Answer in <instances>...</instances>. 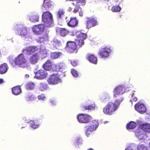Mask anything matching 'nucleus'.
Here are the masks:
<instances>
[{
	"label": "nucleus",
	"mask_w": 150,
	"mask_h": 150,
	"mask_svg": "<svg viewBox=\"0 0 150 150\" xmlns=\"http://www.w3.org/2000/svg\"><path fill=\"white\" fill-rule=\"evenodd\" d=\"M76 35L77 39L76 40V42L70 41L67 43L66 48L70 53L76 52L77 47L76 44L79 47H81L84 44L83 40L86 38V34L80 32H77Z\"/></svg>",
	"instance_id": "f257e3e1"
},
{
	"label": "nucleus",
	"mask_w": 150,
	"mask_h": 150,
	"mask_svg": "<svg viewBox=\"0 0 150 150\" xmlns=\"http://www.w3.org/2000/svg\"><path fill=\"white\" fill-rule=\"evenodd\" d=\"M88 150H93L92 149H90Z\"/></svg>",
	"instance_id": "4d7b16f0"
},
{
	"label": "nucleus",
	"mask_w": 150,
	"mask_h": 150,
	"mask_svg": "<svg viewBox=\"0 0 150 150\" xmlns=\"http://www.w3.org/2000/svg\"><path fill=\"white\" fill-rule=\"evenodd\" d=\"M29 75H28V74H26V75H25V76L26 77H27V78L28 77H29Z\"/></svg>",
	"instance_id": "864d4df0"
},
{
	"label": "nucleus",
	"mask_w": 150,
	"mask_h": 150,
	"mask_svg": "<svg viewBox=\"0 0 150 150\" xmlns=\"http://www.w3.org/2000/svg\"><path fill=\"white\" fill-rule=\"evenodd\" d=\"M125 150H133L131 147H129L126 149Z\"/></svg>",
	"instance_id": "8fccbe9b"
},
{
	"label": "nucleus",
	"mask_w": 150,
	"mask_h": 150,
	"mask_svg": "<svg viewBox=\"0 0 150 150\" xmlns=\"http://www.w3.org/2000/svg\"><path fill=\"white\" fill-rule=\"evenodd\" d=\"M124 92L122 87L120 86L117 87L114 90V97L116 98L118 96L123 94Z\"/></svg>",
	"instance_id": "2eb2a0df"
},
{
	"label": "nucleus",
	"mask_w": 150,
	"mask_h": 150,
	"mask_svg": "<svg viewBox=\"0 0 150 150\" xmlns=\"http://www.w3.org/2000/svg\"><path fill=\"white\" fill-rule=\"evenodd\" d=\"M78 23V21L76 18H71L70 21L68 23V24L69 26L75 27L77 25Z\"/></svg>",
	"instance_id": "6ab92c4d"
},
{
	"label": "nucleus",
	"mask_w": 150,
	"mask_h": 150,
	"mask_svg": "<svg viewBox=\"0 0 150 150\" xmlns=\"http://www.w3.org/2000/svg\"><path fill=\"white\" fill-rule=\"evenodd\" d=\"M50 102L52 104H54V105H55L56 104V102L54 100H50Z\"/></svg>",
	"instance_id": "de8ad7c7"
},
{
	"label": "nucleus",
	"mask_w": 150,
	"mask_h": 150,
	"mask_svg": "<svg viewBox=\"0 0 150 150\" xmlns=\"http://www.w3.org/2000/svg\"><path fill=\"white\" fill-rule=\"evenodd\" d=\"M10 63H11V64H12V65H13V64L12 62H11V61H10Z\"/></svg>",
	"instance_id": "6e6d98bb"
},
{
	"label": "nucleus",
	"mask_w": 150,
	"mask_h": 150,
	"mask_svg": "<svg viewBox=\"0 0 150 150\" xmlns=\"http://www.w3.org/2000/svg\"><path fill=\"white\" fill-rule=\"evenodd\" d=\"M38 99L39 100H44L46 99L45 97L43 95H39L38 96Z\"/></svg>",
	"instance_id": "a18cd8bd"
},
{
	"label": "nucleus",
	"mask_w": 150,
	"mask_h": 150,
	"mask_svg": "<svg viewBox=\"0 0 150 150\" xmlns=\"http://www.w3.org/2000/svg\"><path fill=\"white\" fill-rule=\"evenodd\" d=\"M136 125L135 122H131L127 125V128L128 130L133 129L136 127Z\"/></svg>",
	"instance_id": "c756f323"
},
{
	"label": "nucleus",
	"mask_w": 150,
	"mask_h": 150,
	"mask_svg": "<svg viewBox=\"0 0 150 150\" xmlns=\"http://www.w3.org/2000/svg\"><path fill=\"white\" fill-rule=\"evenodd\" d=\"M137 98L135 97L133 99H131L130 101L131 102H132L133 101H136L137 100Z\"/></svg>",
	"instance_id": "09e8293b"
},
{
	"label": "nucleus",
	"mask_w": 150,
	"mask_h": 150,
	"mask_svg": "<svg viewBox=\"0 0 150 150\" xmlns=\"http://www.w3.org/2000/svg\"><path fill=\"white\" fill-rule=\"evenodd\" d=\"M72 4H74V3H72Z\"/></svg>",
	"instance_id": "680f3d73"
},
{
	"label": "nucleus",
	"mask_w": 150,
	"mask_h": 150,
	"mask_svg": "<svg viewBox=\"0 0 150 150\" xmlns=\"http://www.w3.org/2000/svg\"><path fill=\"white\" fill-rule=\"evenodd\" d=\"M8 68V66L6 63L1 64L0 65V74H3L6 73Z\"/></svg>",
	"instance_id": "aec40b11"
},
{
	"label": "nucleus",
	"mask_w": 150,
	"mask_h": 150,
	"mask_svg": "<svg viewBox=\"0 0 150 150\" xmlns=\"http://www.w3.org/2000/svg\"><path fill=\"white\" fill-rule=\"evenodd\" d=\"M126 91H128V90H127V89H126Z\"/></svg>",
	"instance_id": "13d9d810"
},
{
	"label": "nucleus",
	"mask_w": 150,
	"mask_h": 150,
	"mask_svg": "<svg viewBox=\"0 0 150 150\" xmlns=\"http://www.w3.org/2000/svg\"><path fill=\"white\" fill-rule=\"evenodd\" d=\"M106 0L107 1H109V0Z\"/></svg>",
	"instance_id": "052dcab7"
},
{
	"label": "nucleus",
	"mask_w": 150,
	"mask_h": 150,
	"mask_svg": "<svg viewBox=\"0 0 150 150\" xmlns=\"http://www.w3.org/2000/svg\"><path fill=\"white\" fill-rule=\"evenodd\" d=\"M121 9V8L119 6H114L112 7V10L114 12H117L120 11Z\"/></svg>",
	"instance_id": "58836bf2"
},
{
	"label": "nucleus",
	"mask_w": 150,
	"mask_h": 150,
	"mask_svg": "<svg viewBox=\"0 0 150 150\" xmlns=\"http://www.w3.org/2000/svg\"><path fill=\"white\" fill-rule=\"evenodd\" d=\"M90 101H88V104H91L90 103Z\"/></svg>",
	"instance_id": "5fc2aeb1"
},
{
	"label": "nucleus",
	"mask_w": 150,
	"mask_h": 150,
	"mask_svg": "<svg viewBox=\"0 0 150 150\" xmlns=\"http://www.w3.org/2000/svg\"><path fill=\"white\" fill-rule=\"evenodd\" d=\"M35 77L38 79H43L47 75V71L42 69L38 70L35 74Z\"/></svg>",
	"instance_id": "1a4fd4ad"
},
{
	"label": "nucleus",
	"mask_w": 150,
	"mask_h": 150,
	"mask_svg": "<svg viewBox=\"0 0 150 150\" xmlns=\"http://www.w3.org/2000/svg\"><path fill=\"white\" fill-rule=\"evenodd\" d=\"M135 109L136 110L141 114H143L146 111V108L143 103H138L135 104Z\"/></svg>",
	"instance_id": "9b49d317"
},
{
	"label": "nucleus",
	"mask_w": 150,
	"mask_h": 150,
	"mask_svg": "<svg viewBox=\"0 0 150 150\" xmlns=\"http://www.w3.org/2000/svg\"><path fill=\"white\" fill-rule=\"evenodd\" d=\"M10 57L12 58V56H10Z\"/></svg>",
	"instance_id": "bf43d9fd"
},
{
	"label": "nucleus",
	"mask_w": 150,
	"mask_h": 150,
	"mask_svg": "<svg viewBox=\"0 0 150 150\" xmlns=\"http://www.w3.org/2000/svg\"><path fill=\"white\" fill-rule=\"evenodd\" d=\"M48 83L51 85H55L62 82V80L57 75H51L47 80Z\"/></svg>",
	"instance_id": "0eeeda50"
},
{
	"label": "nucleus",
	"mask_w": 150,
	"mask_h": 150,
	"mask_svg": "<svg viewBox=\"0 0 150 150\" xmlns=\"http://www.w3.org/2000/svg\"><path fill=\"white\" fill-rule=\"evenodd\" d=\"M39 56L38 53H34L30 56L29 59L30 63L35 64L38 62L39 59Z\"/></svg>",
	"instance_id": "ddd939ff"
},
{
	"label": "nucleus",
	"mask_w": 150,
	"mask_h": 150,
	"mask_svg": "<svg viewBox=\"0 0 150 150\" xmlns=\"http://www.w3.org/2000/svg\"><path fill=\"white\" fill-rule=\"evenodd\" d=\"M59 30L60 35L62 36H64L68 33V30L64 28H59Z\"/></svg>",
	"instance_id": "c9c22d12"
},
{
	"label": "nucleus",
	"mask_w": 150,
	"mask_h": 150,
	"mask_svg": "<svg viewBox=\"0 0 150 150\" xmlns=\"http://www.w3.org/2000/svg\"><path fill=\"white\" fill-rule=\"evenodd\" d=\"M98 125V122L95 121L89 124L88 125H86L85 127L86 135L88 136L92 132L96 130Z\"/></svg>",
	"instance_id": "39448f33"
},
{
	"label": "nucleus",
	"mask_w": 150,
	"mask_h": 150,
	"mask_svg": "<svg viewBox=\"0 0 150 150\" xmlns=\"http://www.w3.org/2000/svg\"><path fill=\"white\" fill-rule=\"evenodd\" d=\"M44 69L47 70H50L52 67V63L50 60H47L45 64L43 65Z\"/></svg>",
	"instance_id": "412c9836"
},
{
	"label": "nucleus",
	"mask_w": 150,
	"mask_h": 150,
	"mask_svg": "<svg viewBox=\"0 0 150 150\" xmlns=\"http://www.w3.org/2000/svg\"><path fill=\"white\" fill-rule=\"evenodd\" d=\"M52 6L51 2L49 0H45L44 1L43 6L46 9L51 7Z\"/></svg>",
	"instance_id": "c85d7f7f"
},
{
	"label": "nucleus",
	"mask_w": 150,
	"mask_h": 150,
	"mask_svg": "<svg viewBox=\"0 0 150 150\" xmlns=\"http://www.w3.org/2000/svg\"><path fill=\"white\" fill-rule=\"evenodd\" d=\"M15 62L17 65L21 68H25L28 66L27 61L23 54H20L16 58Z\"/></svg>",
	"instance_id": "7ed1b4c3"
},
{
	"label": "nucleus",
	"mask_w": 150,
	"mask_h": 150,
	"mask_svg": "<svg viewBox=\"0 0 150 150\" xmlns=\"http://www.w3.org/2000/svg\"><path fill=\"white\" fill-rule=\"evenodd\" d=\"M73 12L74 13H76L78 12H79V16H82L83 14V12L82 11L81 8L79 6H76L74 8Z\"/></svg>",
	"instance_id": "72a5a7b5"
},
{
	"label": "nucleus",
	"mask_w": 150,
	"mask_h": 150,
	"mask_svg": "<svg viewBox=\"0 0 150 150\" xmlns=\"http://www.w3.org/2000/svg\"><path fill=\"white\" fill-rule=\"evenodd\" d=\"M37 50V47H27L23 51V52L27 55H29L36 51Z\"/></svg>",
	"instance_id": "f3484780"
},
{
	"label": "nucleus",
	"mask_w": 150,
	"mask_h": 150,
	"mask_svg": "<svg viewBox=\"0 0 150 150\" xmlns=\"http://www.w3.org/2000/svg\"><path fill=\"white\" fill-rule=\"evenodd\" d=\"M30 123L31 127L34 129H36L38 127V125H35V123L33 121H31Z\"/></svg>",
	"instance_id": "79ce46f5"
},
{
	"label": "nucleus",
	"mask_w": 150,
	"mask_h": 150,
	"mask_svg": "<svg viewBox=\"0 0 150 150\" xmlns=\"http://www.w3.org/2000/svg\"><path fill=\"white\" fill-rule=\"evenodd\" d=\"M77 118L79 122L82 123H87L90 121L91 117L86 114H81L77 116Z\"/></svg>",
	"instance_id": "423d86ee"
},
{
	"label": "nucleus",
	"mask_w": 150,
	"mask_h": 150,
	"mask_svg": "<svg viewBox=\"0 0 150 150\" xmlns=\"http://www.w3.org/2000/svg\"><path fill=\"white\" fill-rule=\"evenodd\" d=\"M138 150H148V147L142 144L138 145L137 147Z\"/></svg>",
	"instance_id": "4c0bfd02"
},
{
	"label": "nucleus",
	"mask_w": 150,
	"mask_h": 150,
	"mask_svg": "<svg viewBox=\"0 0 150 150\" xmlns=\"http://www.w3.org/2000/svg\"><path fill=\"white\" fill-rule=\"evenodd\" d=\"M40 52L42 58H44L47 56V51L44 46H42L41 47Z\"/></svg>",
	"instance_id": "4be33fe9"
},
{
	"label": "nucleus",
	"mask_w": 150,
	"mask_h": 150,
	"mask_svg": "<svg viewBox=\"0 0 150 150\" xmlns=\"http://www.w3.org/2000/svg\"><path fill=\"white\" fill-rule=\"evenodd\" d=\"M110 52V50L109 48H105L101 49L100 51L99 54L102 57H106L108 56Z\"/></svg>",
	"instance_id": "dca6fc26"
},
{
	"label": "nucleus",
	"mask_w": 150,
	"mask_h": 150,
	"mask_svg": "<svg viewBox=\"0 0 150 150\" xmlns=\"http://www.w3.org/2000/svg\"><path fill=\"white\" fill-rule=\"evenodd\" d=\"M87 59L91 62L96 64L97 63V59L93 54H89L88 56Z\"/></svg>",
	"instance_id": "5701e85b"
},
{
	"label": "nucleus",
	"mask_w": 150,
	"mask_h": 150,
	"mask_svg": "<svg viewBox=\"0 0 150 150\" xmlns=\"http://www.w3.org/2000/svg\"><path fill=\"white\" fill-rule=\"evenodd\" d=\"M62 55L61 52H55L51 53V57L52 59H56Z\"/></svg>",
	"instance_id": "2f4dec72"
},
{
	"label": "nucleus",
	"mask_w": 150,
	"mask_h": 150,
	"mask_svg": "<svg viewBox=\"0 0 150 150\" xmlns=\"http://www.w3.org/2000/svg\"><path fill=\"white\" fill-rule=\"evenodd\" d=\"M36 98L34 96L29 94L27 96L26 98V100L28 102L32 101Z\"/></svg>",
	"instance_id": "e433bc0d"
},
{
	"label": "nucleus",
	"mask_w": 150,
	"mask_h": 150,
	"mask_svg": "<svg viewBox=\"0 0 150 150\" xmlns=\"http://www.w3.org/2000/svg\"><path fill=\"white\" fill-rule=\"evenodd\" d=\"M71 62L72 65L74 66H76L77 64V61L76 60H73Z\"/></svg>",
	"instance_id": "49530a36"
},
{
	"label": "nucleus",
	"mask_w": 150,
	"mask_h": 150,
	"mask_svg": "<svg viewBox=\"0 0 150 150\" xmlns=\"http://www.w3.org/2000/svg\"><path fill=\"white\" fill-rule=\"evenodd\" d=\"M72 10V8H69L68 9V10L69 11H71Z\"/></svg>",
	"instance_id": "603ef678"
},
{
	"label": "nucleus",
	"mask_w": 150,
	"mask_h": 150,
	"mask_svg": "<svg viewBox=\"0 0 150 150\" xmlns=\"http://www.w3.org/2000/svg\"><path fill=\"white\" fill-rule=\"evenodd\" d=\"M86 21V28L89 29L95 26L96 23V21L93 18H87Z\"/></svg>",
	"instance_id": "4468645a"
},
{
	"label": "nucleus",
	"mask_w": 150,
	"mask_h": 150,
	"mask_svg": "<svg viewBox=\"0 0 150 150\" xmlns=\"http://www.w3.org/2000/svg\"><path fill=\"white\" fill-rule=\"evenodd\" d=\"M48 40V35L46 34L38 38L37 40L39 43H41L43 42L44 41H47Z\"/></svg>",
	"instance_id": "b1692460"
},
{
	"label": "nucleus",
	"mask_w": 150,
	"mask_h": 150,
	"mask_svg": "<svg viewBox=\"0 0 150 150\" xmlns=\"http://www.w3.org/2000/svg\"><path fill=\"white\" fill-rule=\"evenodd\" d=\"M38 86L40 90L42 91L45 90L47 88V84L45 83H40Z\"/></svg>",
	"instance_id": "473e14b6"
},
{
	"label": "nucleus",
	"mask_w": 150,
	"mask_h": 150,
	"mask_svg": "<svg viewBox=\"0 0 150 150\" xmlns=\"http://www.w3.org/2000/svg\"><path fill=\"white\" fill-rule=\"evenodd\" d=\"M13 93L16 95L19 94L21 92V88L19 86L13 87L12 89Z\"/></svg>",
	"instance_id": "a878e982"
},
{
	"label": "nucleus",
	"mask_w": 150,
	"mask_h": 150,
	"mask_svg": "<svg viewBox=\"0 0 150 150\" xmlns=\"http://www.w3.org/2000/svg\"><path fill=\"white\" fill-rule=\"evenodd\" d=\"M139 127L145 133H150V124L149 123L144 124L141 125Z\"/></svg>",
	"instance_id": "a211bd4d"
},
{
	"label": "nucleus",
	"mask_w": 150,
	"mask_h": 150,
	"mask_svg": "<svg viewBox=\"0 0 150 150\" xmlns=\"http://www.w3.org/2000/svg\"><path fill=\"white\" fill-rule=\"evenodd\" d=\"M35 87V84L33 83H29L26 85V88L27 89H32Z\"/></svg>",
	"instance_id": "ea45409f"
},
{
	"label": "nucleus",
	"mask_w": 150,
	"mask_h": 150,
	"mask_svg": "<svg viewBox=\"0 0 150 150\" xmlns=\"http://www.w3.org/2000/svg\"><path fill=\"white\" fill-rule=\"evenodd\" d=\"M71 73L73 76L75 77H77L78 76L77 71L75 70L72 69L71 70Z\"/></svg>",
	"instance_id": "37998d69"
},
{
	"label": "nucleus",
	"mask_w": 150,
	"mask_h": 150,
	"mask_svg": "<svg viewBox=\"0 0 150 150\" xmlns=\"http://www.w3.org/2000/svg\"><path fill=\"white\" fill-rule=\"evenodd\" d=\"M16 29L17 30V33L22 36H25L27 34L26 29L22 25H17L16 27Z\"/></svg>",
	"instance_id": "9d476101"
},
{
	"label": "nucleus",
	"mask_w": 150,
	"mask_h": 150,
	"mask_svg": "<svg viewBox=\"0 0 150 150\" xmlns=\"http://www.w3.org/2000/svg\"><path fill=\"white\" fill-rule=\"evenodd\" d=\"M42 20L47 27L52 26L53 20L51 14L48 11L44 13L42 15Z\"/></svg>",
	"instance_id": "20e7f679"
},
{
	"label": "nucleus",
	"mask_w": 150,
	"mask_h": 150,
	"mask_svg": "<svg viewBox=\"0 0 150 150\" xmlns=\"http://www.w3.org/2000/svg\"><path fill=\"white\" fill-rule=\"evenodd\" d=\"M96 107V105L94 103L92 104L89 105L88 106H84L83 107V110H94L95 108Z\"/></svg>",
	"instance_id": "7c9ffc66"
},
{
	"label": "nucleus",
	"mask_w": 150,
	"mask_h": 150,
	"mask_svg": "<svg viewBox=\"0 0 150 150\" xmlns=\"http://www.w3.org/2000/svg\"><path fill=\"white\" fill-rule=\"evenodd\" d=\"M136 135L139 140H144L147 138L146 133L139 128L135 133Z\"/></svg>",
	"instance_id": "f8f14e48"
},
{
	"label": "nucleus",
	"mask_w": 150,
	"mask_h": 150,
	"mask_svg": "<svg viewBox=\"0 0 150 150\" xmlns=\"http://www.w3.org/2000/svg\"><path fill=\"white\" fill-rule=\"evenodd\" d=\"M4 82L2 79H0V84Z\"/></svg>",
	"instance_id": "3c124183"
},
{
	"label": "nucleus",
	"mask_w": 150,
	"mask_h": 150,
	"mask_svg": "<svg viewBox=\"0 0 150 150\" xmlns=\"http://www.w3.org/2000/svg\"><path fill=\"white\" fill-rule=\"evenodd\" d=\"M45 26L42 24L34 25L32 28L33 33L36 34L38 35L41 33L43 31Z\"/></svg>",
	"instance_id": "6e6552de"
},
{
	"label": "nucleus",
	"mask_w": 150,
	"mask_h": 150,
	"mask_svg": "<svg viewBox=\"0 0 150 150\" xmlns=\"http://www.w3.org/2000/svg\"><path fill=\"white\" fill-rule=\"evenodd\" d=\"M39 16L37 14H33L30 16V20L32 22H36L38 21Z\"/></svg>",
	"instance_id": "cd10ccee"
},
{
	"label": "nucleus",
	"mask_w": 150,
	"mask_h": 150,
	"mask_svg": "<svg viewBox=\"0 0 150 150\" xmlns=\"http://www.w3.org/2000/svg\"><path fill=\"white\" fill-rule=\"evenodd\" d=\"M65 12L63 9H59L57 14V16L59 18H61L64 15Z\"/></svg>",
	"instance_id": "f704fd0d"
},
{
	"label": "nucleus",
	"mask_w": 150,
	"mask_h": 150,
	"mask_svg": "<svg viewBox=\"0 0 150 150\" xmlns=\"http://www.w3.org/2000/svg\"><path fill=\"white\" fill-rule=\"evenodd\" d=\"M60 44V41L56 39H54L53 41V45L55 46H58Z\"/></svg>",
	"instance_id": "a19ab883"
},
{
	"label": "nucleus",
	"mask_w": 150,
	"mask_h": 150,
	"mask_svg": "<svg viewBox=\"0 0 150 150\" xmlns=\"http://www.w3.org/2000/svg\"><path fill=\"white\" fill-rule=\"evenodd\" d=\"M100 98L102 101L104 102L109 100L110 96L108 93L105 92L101 94Z\"/></svg>",
	"instance_id": "393cba45"
},
{
	"label": "nucleus",
	"mask_w": 150,
	"mask_h": 150,
	"mask_svg": "<svg viewBox=\"0 0 150 150\" xmlns=\"http://www.w3.org/2000/svg\"><path fill=\"white\" fill-rule=\"evenodd\" d=\"M54 66L55 68L54 70L57 71L61 69L64 68L65 67V64L63 62H61L58 63Z\"/></svg>",
	"instance_id": "bb28decb"
},
{
	"label": "nucleus",
	"mask_w": 150,
	"mask_h": 150,
	"mask_svg": "<svg viewBox=\"0 0 150 150\" xmlns=\"http://www.w3.org/2000/svg\"><path fill=\"white\" fill-rule=\"evenodd\" d=\"M123 98L121 97L120 100H116L115 103H109L103 108V112L106 114L112 115L118 108L120 103L122 101Z\"/></svg>",
	"instance_id": "f03ea898"
},
{
	"label": "nucleus",
	"mask_w": 150,
	"mask_h": 150,
	"mask_svg": "<svg viewBox=\"0 0 150 150\" xmlns=\"http://www.w3.org/2000/svg\"><path fill=\"white\" fill-rule=\"evenodd\" d=\"M76 145H79L82 144V140L80 138L78 139L76 142Z\"/></svg>",
	"instance_id": "c03bdc74"
}]
</instances>
